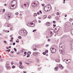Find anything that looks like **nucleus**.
Here are the masks:
<instances>
[{"label": "nucleus", "instance_id": "c756f323", "mask_svg": "<svg viewBox=\"0 0 73 73\" xmlns=\"http://www.w3.org/2000/svg\"><path fill=\"white\" fill-rule=\"evenodd\" d=\"M34 15L35 16H37V14L36 13H35L34 14Z\"/></svg>", "mask_w": 73, "mask_h": 73}, {"label": "nucleus", "instance_id": "4468645a", "mask_svg": "<svg viewBox=\"0 0 73 73\" xmlns=\"http://www.w3.org/2000/svg\"><path fill=\"white\" fill-rule=\"evenodd\" d=\"M24 32V30H21V33H22V35H23Z\"/></svg>", "mask_w": 73, "mask_h": 73}, {"label": "nucleus", "instance_id": "5701e85b", "mask_svg": "<svg viewBox=\"0 0 73 73\" xmlns=\"http://www.w3.org/2000/svg\"><path fill=\"white\" fill-rule=\"evenodd\" d=\"M6 50V51H7V52H10V51H11V50L9 49L6 50Z\"/></svg>", "mask_w": 73, "mask_h": 73}, {"label": "nucleus", "instance_id": "9b49d317", "mask_svg": "<svg viewBox=\"0 0 73 73\" xmlns=\"http://www.w3.org/2000/svg\"><path fill=\"white\" fill-rule=\"evenodd\" d=\"M27 34H28V32H24L23 35H24V36H26L27 35Z\"/></svg>", "mask_w": 73, "mask_h": 73}, {"label": "nucleus", "instance_id": "79ce46f5", "mask_svg": "<svg viewBox=\"0 0 73 73\" xmlns=\"http://www.w3.org/2000/svg\"><path fill=\"white\" fill-rule=\"evenodd\" d=\"M14 53V51H11V53Z\"/></svg>", "mask_w": 73, "mask_h": 73}, {"label": "nucleus", "instance_id": "39448f33", "mask_svg": "<svg viewBox=\"0 0 73 73\" xmlns=\"http://www.w3.org/2000/svg\"><path fill=\"white\" fill-rule=\"evenodd\" d=\"M22 7L23 8L24 7H29V3L28 2H27L26 3L23 4L22 5Z\"/></svg>", "mask_w": 73, "mask_h": 73}, {"label": "nucleus", "instance_id": "6ab92c4d", "mask_svg": "<svg viewBox=\"0 0 73 73\" xmlns=\"http://www.w3.org/2000/svg\"><path fill=\"white\" fill-rule=\"evenodd\" d=\"M35 60L37 62H39V60H38V59H37V58L36 59H35Z\"/></svg>", "mask_w": 73, "mask_h": 73}, {"label": "nucleus", "instance_id": "423d86ee", "mask_svg": "<svg viewBox=\"0 0 73 73\" xmlns=\"http://www.w3.org/2000/svg\"><path fill=\"white\" fill-rule=\"evenodd\" d=\"M7 27H10L11 29H12V26H11V25L9 24H7Z\"/></svg>", "mask_w": 73, "mask_h": 73}, {"label": "nucleus", "instance_id": "37998d69", "mask_svg": "<svg viewBox=\"0 0 73 73\" xmlns=\"http://www.w3.org/2000/svg\"><path fill=\"white\" fill-rule=\"evenodd\" d=\"M12 68H15V66H12Z\"/></svg>", "mask_w": 73, "mask_h": 73}, {"label": "nucleus", "instance_id": "7ed1b4c3", "mask_svg": "<svg viewBox=\"0 0 73 73\" xmlns=\"http://www.w3.org/2000/svg\"><path fill=\"white\" fill-rule=\"evenodd\" d=\"M38 2L37 1H35L32 4V6H33V7L35 8L36 7H37V5L38 4Z\"/></svg>", "mask_w": 73, "mask_h": 73}, {"label": "nucleus", "instance_id": "ea45409f", "mask_svg": "<svg viewBox=\"0 0 73 73\" xmlns=\"http://www.w3.org/2000/svg\"><path fill=\"white\" fill-rule=\"evenodd\" d=\"M63 3H64V4H65V0H63Z\"/></svg>", "mask_w": 73, "mask_h": 73}, {"label": "nucleus", "instance_id": "052dcab7", "mask_svg": "<svg viewBox=\"0 0 73 73\" xmlns=\"http://www.w3.org/2000/svg\"><path fill=\"white\" fill-rule=\"evenodd\" d=\"M16 42L18 43L19 42V41H18L17 40H16Z\"/></svg>", "mask_w": 73, "mask_h": 73}, {"label": "nucleus", "instance_id": "a19ab883", "mask_svg": "<svg viewBox=\"0 0 73 73\" xmlns=\"http://www.w3.org/2000/svg\"><path fill=\"white\" fill-rule=\"evenodd\" d=\"M30 56V55L29 54H28L27 56V57H29Z\"/></svg>", "mask_w": 73, "mask_h": 73}, {"label": "nucleus", "instance_id": "8fccbe9b", "mask_svg": "<svg viewBox=\"0 0 73 73\" xmlns=\"http://www.w3.org/2000/svg\"><path fill=\"white\" fill-rule=\"evenodd\" d=\"M11 63V64H12V65H13V61H12Z\"/></svg>", "mask_w": 73, "mask_h": 73}, {"label": "nucleus", "instance_id": "c85d7f7f", "mask_svg": "<svg viewBox=\"0 0 73 73\" xmlns=\"http://www.w3.org/2000/svg\"><path fill=\"white\" fill-rule=\"evenodd\" d=\"M18 38H19V39H21V36H19L18 37Z\"/></svg>", "mask_w": 73, "mask_h": 73}, {"label": "nucleus", "instance_id": "7c9ffc66", "mask_svg": "<svg viewBox=\"0 0 73 73\" xmlns=\"http://www.w3.org/2000/svg\"><path fill=\"white\" fill-rule=\"evenodd\" d=\"M15 44H16V43L15 42H14L13 43V45H15Z\"/></svg>", "mask_w": 73, "mask_h": 73}, {"label": "nucleus", "instance_id": "a878e982", "mask_svg": "<svg viewBox=\"0 0 73 73\" xmlns=\"http://www.w3.org/2000/svg\"><path fill=\"white\" fill-rule=\"evenodd\" d=\"M19 63H20V65H23V64L22 63V62H19Z\"/></svg>", "mask_w": 73, "mask_h": 73}, {"label": "nucleus", "instance_id": "3c124183", "mask_svg": "<svg viewBox=\"0 0 73 73\" xmlns=\"http://www.w3.org/2000/svg\"><path fill=\"white\" fill-rule=\"evenodd\" d=\"M25 63L26 64H27V65H29V63H27V62H25Z\"/></svg>", "mask_w": 73, "mask_h": 73}, {"label": "nucleus", "instance_id": "bb28decb", "mask_svg": "<svg viewBox=\"0 0 73 73\" xmlns=\"http://www.w3.org/2000/svg\"><path fill=\"white\" fill-rule=\"evenodd\" d=\"M14 51H15V52H16V51H17V49H16V48H14Z\"/></svg>", "mask_w": 73, "mask_h": 73}, {"label": "nucleus", "instance_id": "5fc2aeb1", "mask_svg": "<svg viewBox=\"0 0 73 73\" xmlns=\"http://www.w3.org/2000/svg\"><path fill=\"white\" fill-rule=\"evenodd\" d=\"M39 12L40 13H41V14H42V11H39Z\"/></svg>", "mask_w": 73, "mask_h": 73}, {"label": "nucleus", "instance_id": "dca6fc26", "mask_svg": "<svg viewBox=\"0 0 73 73\" xmlns=\"http://www.w3.org/2000/svg\"><path fill=\"white\" fill-rule=\"evenodd\" d=\"M19 67L21 69H23L24 68V66H19Z\"/></svg>", "mask_w": 73, "mask_h": 73}, {"label": "nucleus", "instance_id": "58836bf2", "mask_svg": "<svg viewBox=\"0 0 73 73\" xmlns=\"http://www.w3.org/2000/svg\"><path fill=\"white\" fill-rule=\"evenodd\" d=\"M36 30H34L33 31V32H36Z\"/></svg>", "mask_w": 73, "mask_h": 73}, {"label": "nucleus", "instance_id": "f704fd0d", "mask_svg": "<svg viewBox=\"0 0 73 73\" xmlns=\"http://www.w3.org/2000/svg\"><path fill=\"white\" fill-rule=\"evenodd\" d=\"M56 15H60V14L59 13V12H57L56 13Z\"/></svg>", "mask_w": 73, "mask_h": 73}, {"label": "nucleus", "instance_id": "c9c22d12", "mask_svg": "<svg viewBox=\"0 0 73 73\" xmlns=\"http://www.w3.org/2000/svg\"><path fill=\"white\" fill-rule=\"evenodd\" d=\"M5 32H7V33H8L9 32V31H7V30H6V31H5Z\"/></svg>", "mask_w": 73, "mask_h": 73}, {"label": "nucleus", "instance_id": "338daca9", "mask_svg": "<svg viewBox=\"0 0 73 73\" xmlns=\"http://www.w3.org/2000/svg\"><path fill=\"white\" fill-rule=\"evenodd\" d=\"M48 41H50V39H48Z\"/></svg>", "mask_w": 73, "mask_h": 73}, {"label": "nucleus", "instance_id": "603ef678", "mask_svg": "<svg viewBox=\"0 0 73 73\" xmlns=\"http://www.w3.org/2000/svg\"><path fill=\"white\" fill-rule=\"evenodd\" d=\"M41 5H42V6H43V7H44V6H45V5L44 4H42Z\"/></svg>", "mask_w": 73, "mask_h": 73}, {"label": "nucleus", "instance_id": "2eb2a0df", "mask_svg": "<svg viewBox=\"0 0 73 73\" xmlns=\"http://www.w3.org/2000/svg\"><path fill=\"white\" fill-rule=\"evenodd\" d=\"M58 67H56L54 69L55 70H56V71L58 70Z\"/></svg>", "mask_w": 73, "mask_h": 73}, {"label": "nucleus", "instance_id": "774afa93", "mask_svg": "<svg viewBox=\"0 0 73 73\" xmlns=\"http://www.w3.org/2000/svg\"><path fill=\"white\" fill-rule=\"evenodd\" d=\"M7 5V4H5L4 5V6H6Z\"/></svg>", "mask_w": 73, "mask_h": 73}, {"label": "nucleus", "instance_id": "f3484780", "mask_svg": "<svg viewBox=\"0 0 73 73\" xmlns=\"http://www.w3.org/2000/svg\"><path fill=\"white\" fill-rule=\"evenodd\" d=\"M33 54L34 56H36V55H37V53L35 52L33 53Z\"/></svg>", "mask_w": 73, "mask_h": 73}, {"label": "nucleus", "instance_id": "ddd939ff", "mask_svg": "<svg viewBox=\"0 0 73 73\" xmlns=\"http://www.w3.org/2000/svg\"><path fill=\"white\" fill-rule=\"evenodd\" d=\"M61 53L62 54H64V53H65V52H64V50H61Z\"/></svg>", "mask_w": 73, "mask_h": 73}, {"label": "nucleus", "instance_id": "2f4dec72", "mask_svg": "<svg viewBox=\"0 0 73 73\" xmlns=\"http://www.w3.org/2000/svg\"><path fill=\"white\" fill-rule=\"evenodd\" d=\"M43 54L44 55H45L46 54V52H43Z\"/></svg>", "mask_w": 73, "mask_h": 73}, {"label": "nucleus", "instance_id": "4c0bfd02", "mask_svg": "<svg viewBox=\"0 0 73 73\" xmlns=\"http://www.w3.org/2000/svg\"><path fill=\"white\" fill-rule=\"evenodd\" d=\"M53 23H54V24H55L56 23V21H53Z\"/></svg>", "mask_w": 73, "mask_h": 73}, {"label": "nucleus", "instance_id": "cd10ccee", "mask_svg": "<svg viewBox=\"0 0 73 73\" xmlns=\"http://www.w3.org/2000/svg\"><path fill=\"white\" fill-rule=\"evenodd\" d=\"M3 42H5V44H7V41L5 40H3Z\"/></svg>", "mask_w": 73, "mask_h": 73}, {"label": "nucleus", "instance_id": "a18cd8bd", "mask_svg": "<svg viewBox=\"0 0 73 73\" xmlns=\"http://www.w3.org/2000/svg\"><path fill=\"white\" fill-rule=\"evenodd\" d=\"M48 19H50V18H51V17L50 16H49L48 17Z\"/></svg>", "mask_w": 73, "mask_h": 73}, {"label": "nucleus", "instance_id": "69168bd1", "mask_svg": "<svg viewBox=\"0 0 73 73\" xmlns=\"http://www.w3.org/2000/svg\"><path fill=\"white\" fill-rule=\"evenodd\" d=\"M53 26H54V27H56V25H54V24L53 25Z\"/></svg>", "mask_w": 73, "mask_h": 73}, {"label": "nucleus", "instance_id": "473e14b6", "mask_svg": "<svg viewBox=\"0 0 73 73\" xmlns=\"http://www.w3.org/2000/svg\"><path fill=\"white\" fill-rule=\"evenodd\" d=\"M60 68L61 69H63V66H62L60 67Z\"/></svg>", "mask_w": 73, "mask_h": 73}, {"label": "nucleus", "instance_id": "0eeeda50", "mask_svg": "<svg viewBox=\"0 0 73 73\" xmlns=\"http://www.w3.org/2000/svg\"><path fill=\"white\" fill-rule=\"evenodd\" d=\"M6 68L7 69H9L10 68V66H9V65L7 64L6 65Z\"/></svg>", "mask_w": 73, "mask_h": 73}, {"label": "nucleus", "instance_id": "9d476101", "mask_svg": "<svg viewBox=\"0 0 73 73\" xmlns=\"http://www.w3.org/2000/svg\"><path fill=\"white\" fill-rule=\"evenodd\" d=\"M46 25H47V26H48V27H49L50 25V22H47L46 23Z\"/></svg>", "mask_w": 73, "mask_h": 73}, {"label": "nucleus", "instance_id": "0e129e2a", "mask_svg": "<svg viewBox=\"0 0 73 73\" xmlns=\"http://www.w3.org/2000/svg\"><path fill=\"white\" fill-rule=\"evenodd\" d=\"M34 50H36V48H34L33 49Z\"/></svg>", "mask_w": 73, "mask_h": 73}, {"label": "nucleus", "instance_id": "4be33fe9", "mask_svg": "<svg viewBox=\"0 0 73 73\" xmlns=\"http://www.w3.org/2000/svg\"><path fill=\"white\" fill-rule=\"evenodd\" d=\"M46 15H44L43 17V18L44 19H46Z\"/></svg>", "mask_w": 73, "mask_h": 73}, {"label": "nucleus", "instance_id": "a211bd4d", "mask_svg": "<svg viewBox=\"0 0 73 73\" xmlns=\"http://www.w3.org/2000/svg\"><path fill=\"white\" fill-rule=\"evenodd\" d=\"M51 31H50V33H51V35H52V34H53V32H52V31H54V30L53 29H51Z\"/></svg>", "mask_w": 73, "mask_h": 73}, {"label": "nucleus", "instance_id": "412c9836", "mask_svg": "<svg viewBox=\"0 0 73 73\" xmlns=\"http://www.w3.org/2000/svg\"><path fill=\"white\" fill-rule=\"evenodd\" d=\"M27 54H31V52L30 51H29L27 53Z\"/></svg>", "mask_w": 73, "mask_h": 73}, {"label": "nucleus", "instance_id": "72a5a7b5", "mask_svg": "<svg viewBox=\"0 0 73 73\" xmlns=\"http://www.w3.org/2000/svg\"><path fill=\"white\" fill-rule=\"evenodd\" d=\"M45 52H46V53H48V50H45Z\"/></svg>", "mask_w": 73, "mask_h": 73}, {"label": "nucleus", "instance_id": "6e6552de", "mask_svg": "<svg viewBox=\"0 0 73 73\" xmlns=\"http://www.w3.org/2000/svg\"><path fill=\"white\" fill-rule=\"evenodd\" d=\"M71 43V47L72 48H73V41H71L70 42Z\"/></svg>", "mask_w": 73, "mask_h": 73}, {"label": "nucleus", "instance_id": "e2e57ef3", "mask_svg": "<svg viewBox=\"0 0 73 73\" xmlns=\"http://www.w3.org/2000/svg\"><path fill=\"white\" fill-rule=\"evenodd\" d=\"M23 73H26L27 72H26V71H23Z\"/></svg>", "mask_w": 73, "mask_h": 73}, {"label": "nucleus", "instance_id": "680f3d73", "mask_svg": "<svg viewBox=\"0 0 73 73\" xmlns=\"http://www.w3.org/2000/svg\"><path fill=\"white\" fill-rule=\"evenodd\" d=\"M40 70V68H38V70Z\"/></svg>", "mask_w": 73, "mask_h": 73}, {"label": "nucleus", "instance_id": "e433bc0d", "mask_svg": "<svg viewBox=\"0 0 73 73\" xmlns=\"http://www.w3.org/2000/svg\"><path fill=\"white\" fill-rule=\"evenodd\" d=\"M37 14L38 15H39L40 14V12H37Z\"/></svg>", "mask_w": 73, "mask_h": 73}, {"label": "nucleus", "instance_id": "aec40b11", "mask_svg": "<svg viewBox=\"0 0 73 73\" xmlns=\"http://www.w3.org/2000/svg\"><path fill=\"white\" fill-rule=\"evenodd\" d=\"M56 62H60V60L59 59H57L55 60Z\"/></svg>", "mask_w": 73, "mask_h": 73}, {"label": "nucleus", "instance_id": "b1692460", "mask_svg": "<svg viewBox=\"0 0 73 73\" xmlns=\"http://www.w3.org/2000/svg\"><path fill=\"white\" fill-rule=\"evenodd\" d=\"M53 48H50V50H51L52 52V51H53Z\"/></svg>", "mask_w": 73, "mask_h": 73}, {"label": "nucleus", "instance_id": "bf43d9fd", "mask_svg": "<svg viewBox=\"0 0 73 73\" xmlns=\"http://www.w3.org/2000/svg\"><path fill=\"white\" fill-rule=\"evenodd\" d=\"M11 40H13V37L11 38Z\"/></svg>", "mask_w": 73, "mask_h": 73}, {"label": "nucleus", "instance_id": "1a4fd4ad", "mask_svg": "<svg viewBox=\"0 0 73 73\" xmlns=\"http://www.w3.org/2000/svg\"><path fill=\"white\" fill-rule=\"evenodd\" d=\"M56 50L55 49L53 48V49L52 50V51L51 52V53L53 52L54 53H56Z\"/></svg>", "mask_w": 73, "mask_h": 73}, {"label": "nucleus", "instance_id": "4d7b16f0", "mask_svg": "<svg viewBox=\"0 0 73 73\" xmlns=\"http://www.w3.org/2000/svg\"><path fill=\"white\" fill-rule=\"evenodd\" d=\"M13 36V35H11L10 36V37H12Z\"/></svg>", "mask_w": 73, "mask_h": 73}, {"label": "nucleus", "instance_id": "f8f14e48", "mask_svg": "<svg viewBox=\"0 0 73 73\" xmlns=\"http://www.w3.org/2000/svg\"><path fill=\"white\" fill-rule=\"evenodd\" d=\"M33 25V23L29 22L27 23V25Z\"/></svg>", "mask_w": 73, "mask_h": 73}, {"label": "nucleus", "instance_id": "de8ad7c7", "mask_svg": "<svg viewBox=\"0 0 73 73\" xmlns=\"http://www.w3.org/2000/svg\"><path fill=\"white\" fill-rule=\"evenodd\" d=\"M24 54H27V52H24Z\"/></svg>", "mask_w": 73, "mask_h": 73}, {"label": "nucleus", "instance_id": "f03ea898", "mask_svg": "<svg viewBox=\"0 0 73 73\" xmlns=\"http://www.w3.org/2000/svg\"><path fill=\"white\" fill-rule=\"evenodd\" d=\"M16 1H12L10 4V8L11 9H13V7L16 5Z\"/></svg>", "mask_w": 73, "mask_h": 73}, {"label": "nucleus", "instance_id": "c03bdc74", "mask_svg": "<svg viewBox=\"0 0 73 73\" xmlns=\"http://www.w3.org/2000/svg\"><path fill=\"white\" fill-rule=\"evenodd\" d=\"M5 9H3V12L4 13V12H5Z\"/></svg>", "mask_w": 73, "mask_h": 73}, {"label": "nucleus", "instance_id": "13d9d810", "mask_svg": "<svg viewBox=\"0 0 73 73\" xmlns=\"http://www.w3.org/2000/svg\"><path fill=\"white\" fill-rule=\"evenodd\" d=\"M70 21H72V19H70Z\"/></svg>", "mask_w": 73, "mask_h": 73}, {"label": "nucleus", "instance_id": "20e7f679", "mask_svg": "<svg viewBox=\"0 0 73 73\" xmlns=\"http://www.w3.org/2000/svg\"><path fill=\"white\" fill-rule=\"evenodd\" d=\"M5 17L6 20H8L11 17V14L10 13L8 14V15L6 14L5 15Z\"/></svg>", "mask_w": 73, "mask_h": 73}, {"label": "nucleus", "instance_id": "09e8293b", "mask_svg": "<svg viewBox=\"0 0 73 73\" xmlns=\"http://www.w3.org/2000/svg\"><path fill=\"white\" fill-rule=\"evenodd\" d=\"M62 66V65H61V64L59 65V67H60V68Z\"/></svg>", "mask_w": 73, "mask_h": 73}, {"label": "nucleus", "instance_id": "864d4df0", "mask_svg": "<svg viewBox=\"0 0 73 73\" xmlns=\"http://www.w3.org/2000/svg\"><path fill=\"white\" fill-rule=\"evenodd\" d=\"M67 36H68L66 35H64V37H67Z\"/></svg>", "mask_w": 73, "mask_h": 73}, {"label": "nucleus", "instance_id": "393cba45", "mask_svg": "<svg viewBox=\"0 0 73 73\" xmlns=\"http://www.w3.org/2000/svg\"><path fill=\"white\" fill-rule=\"evenodd\" d=\"M15 15H16V16H18V15H19V13L17 12L15 13Z\"/></svg>", "mask_w": 73, "mask_h": 73}, {"label": "nucleus", "instance_id": "49530a36", "mask_svg": "<svg viewBox=\"0 0 73 73\" xmlns=\"http://www.w3.org/2000/svg\"><path fill=\"white\" fill-rule=\"evenodd\" d=\"M48 46H49V44H46V47H48Z\"/></svg>", "mask_w": 73, "mask_h": 73}, {"label": "nucleus", "instance_id": "6e6d98bb", "mask_svg": "<svg viewBox=\"0 0 73 73\" xmlns=\"http://www.w3.org/2000/svg\"><path fill=\"white\" fill-rule=\"evenodd\" d=\"M2 11H3V10H2V9L0 10V12H2Z\"/></svg>", "mask_w": 73, "mask_h": 73}, {"label": "nucleus", "instance_id": "f257e3e1", "mask_svg": "<svg viewBox=\"0 0 73 73\" xmlns=\"http://www.w3.org/2000/svg\"><path fill=\"white\" fill-rule=\"evenodd\" d=\"M44 9L45 11L48 12L49 11L50 9H51V6L50 4L46 5L44 7Z\"/></svg>", "mask_w": 73, "mask_h": 73}]
</instances>
